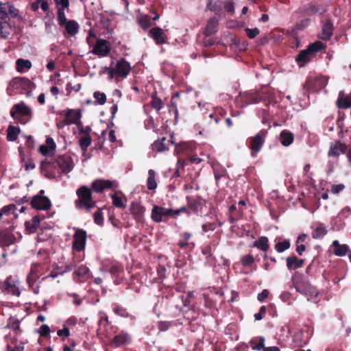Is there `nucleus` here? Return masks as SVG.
<instances>
[{"instance_id":"f257e3e1","label":"nucleus","mask_w":351,"mask_h":351,"mask_svg":"<svg viewBox=\"0 0 351 351\" xmlns=\"http://www.w3.org/2000/svg\"><path fill=\"white\" fill-rule=\"evenodd\" d=\"M77 199L75 200V206L77 210L90 213L96 207V202L93 199V193L90 188L82 186L76 191Z\"/></svg>"},{"instance_id":"f03ea898","label":"nucleus","mask_w":351,"mask_h":351,"mask_svg":"<svg viewBox=\"0 0 351 351\" xmlns=\"http://www.w3.org/2000/svg\"><path fill=\"white\" fill-rule=\"evenodd\" d=\"M21 282L16 277L9 276L4 280L0 281V290L5 295L19 297Z\"/></svg>"},{"instance_id":"7ed1b4c3","label":"nucleus","mask_w":351,"mask_h":351,"mask_svg":"<svg viewBox=\"0 0 351 351\" xmlns=\"http://www.w3.org/2000/svg\"><path fill=\"white\" fill-rule=\"evenodd\" d=\"M267 131L261 130L254 136L249 138V149L250 154L253 158L257 156L258 153L261 150L267 136Z\"/></svg>"},{"instance_id":"20e7f679","label":"nucleus","mask_w":351,"mask_h":351,"mask_svg":"<svg viewBox=\"0 0 351 351\" xmlns=\"http://www.w3.org/2000/svg\"><path fill=\"white\" fill-rule=\"evenodd\" d=\"M10 85L19 93L29 95L34 84L28 78L19 77L12 79Z\"/></svg>"},{"instance_id":"39448f33","label":"nucleus","mask_w":351,"mask_h":351,"mask_svg":"<svg viewBox=\"0 0 351 351\" xmlns=\"http://www.w3.org/2000/svg\"><path fill=\"white\" fill-rule=\"evenodd\" d=\"M187 206L190 210L197 215H203L206 209V200L200 196L196 197L187 196L186 197Z\"/></svg>"},{"instance_id":"423d86ee","label":"nucleus","mask_w":351,"mask_h":351,"mask_svg":"<svg viewBox=\"0 0 351 351\" xmlns=\"http://www.w3.org/2000/svg\"><path fill=\"white\" fill-rule=\"evenodd\" d=\"M263 99L264 97L260 92H244L240 93L237 98V101L242 104V107L249 104H257Z\"/></svg>"},{"instance_id":"0eeeda50","label":"nucleus","mask_w":351,"mask_h":351,"mask_svg":"<svg viewBox=\"0 0 351 351\" xmlns=\"http://www.w3.org/2000/svg\"><path fill=\"white\" fill-rule=\"evenodd\" d=\"M323 9L321 5H319L315 2H311L308 4L300 6L295 12L294 14L297 17L302 16H313L317 13L322 14Z\"/></svg>"},{"instance_id":"6e6552de","label":"nucleus","mask_w":351,"mask_h":351,"mask_svg":"<svg viewBox=\"0 0 351 351\" xmlns=\"http://www.w3.org/2000/svg\"><path fill=\"white\" fill-rule=\"evenodd\" d=\"M173 209L166 208L159 206H154L152 210L151 217L152 219L156 222L160 223L162 221H167L168 218L171 216Z\"/></svg>"},{"instance_id":"1a4fd4ad","label":"nucleus","mask_w":351,"mask_h":351,"mask_svg":"<svg viewBox=\"0 0 351 351\" xmlns=\"http://www.w3.org/2000/svg\"><path fill=\"white\" fill-rule=\"evenodd\" d=\"M86 231L84 229H77L73 234V241L72 243L73 250L79 252L84 251L86 247Z\"/></svg>"},{"instance_id":"9d476101","label":"nucleus","mask_w":351,"mask_h":351,"mask_svg":"<svg viewBox=\"0 0 351 351\" xmlns=\"http://www.w3.org/2000/svg\"><path fill=\"white\" fill-rule=\"evenodd\" d=\"M58 167L62 173H67L71 171L74 167L73 159L69 155H62L58 156L54 162V167Z\"/></svg>"},{"instance_id":"9b49d317","label":"nucleus","mask_w":351,"mask_h":351,"mask_svg":"<svg viewBox=\"0 0 351 351\" xmlns=\"http://www.w3.org/2000/svg\"><path fill=\"white\" fill-rule=\"evenodd\" d=\"M131 71L130 63L125 59L121 58L117 61L115 68H114V78L116 81L119 79L125 78Z\"/></svg>"},{"instance_id":"f8f14e48","label":"nucleus","mask_w":351,"mask_h":351,"mask_svg":"<svg viewBox=\"0 0 351 351\" xmlns=\"http://www.w3.org/2000/svg\"><path fill=\"white\" fill-rule=\"evenodd\" d=\"M10 116L14 119H19L20 117L32 118V112L31 109L23 101H21L12 106L10 110Z\"/></svg>"},{"instance_id":"ddd939ff","label":"nucleus","mask_w":351,"mask_h":351,"mask_svg":"<svg viewBox=\"0 0 351 351\" xmlns=\"http://www.w3.org/2000/svg\"><path fill=\"white\" fill-rule=\"evenodd\" d=\"M193 236V233L190 232H181L179 234L177 245L182 250L191 251L195 245V242L192 241Z\"/></svg>"},{"instance_id":"4468645a","label":"nucleus","mask_w":351,"mask_h":351,"mask_svg":"<svg viewBox=\"0 0 351 351\" xmlns=\"http://www.w3.org/2000/svg\"><path fill=\"white\" fill-rule=\"evenodd\" d=\"M91 52L99 57H106L110 53V44L106 40L98 38Z\"/></svg>"},{"instance_id":"2eb2a0df","label":"nucleus","mask_w":351,"mask_h":351,"mask_svg":"<svg viewBox=\"0 0 351 351\" xmlns=\"http://www.w3.org/2000/svg\"><path fill=\"white\" fill-rule=\"evenodd\" d=\"M16 240V237L10 228L0 230V247L2 249L14 244Z\"/></svg>"},{"instance_id":"dca6fc26","label":"nucleus","mask_w":351,"mask_h":351,"mask_svg":"<svg viewBox=\"0 0 351 351\" xmlns=\"http://www.w3.org/2000/svg\"><path fill=\"white\" fill-rule=\"evenodd\" d=\"M30 204L33 208L41 210H47L51 206L50 199L47 197L42 195H34Z\"/></svg>"},{"instance_id":"f3484780","label":"nucleus","mask_w":351,"mask_h":351,"mask_svg":"<svg viewBox=\"0 0 351 351\" xmlns=\"http://www.w3.org/2000/svg\"><path fill=\"white\" fill-rule=\"evenodd\" d=\"M292 287H293L296 291L304 294L307 291V287H309V282L304 280L302 276L300 274L295 273L291 277V280Z\"/></svg>"},{"instance_id":"a211bd4d","label":"nucleus","mask_w":351,"mask_h":351,"mask_svg":"<svg viewBox=\"0 0 351 351\" xmlns=\"http://www.w3.org/2000/svg\"><path fill=\"white\" fill-rule=\"evenodd\" d=\"M293 343L295 347H303L306 346L311 338L308 331L300 330L297 331L293 335Z\"/></svg>"},{"instance_id":"6ab92c4d","label":"nucleus","mask_w":351,"mask_h":351,"mask_svg":"<svg viewBox=\"0 0 351 351\" xmlns=\"http://www.w3.org/2000/svg\"><path fill=\"white\" fill-rule=\"evenodd\" d=\"M90 269L85 265H80L73 272V278L77 283L85 282L90 278Z\"/></svg>"},{"instance_id":"aec40b11","label":"nucleus","mask_w":351,"mask_h":351,"mask_svg":"<svg viewBox=\"0 0 351 351\" xmlns=\"http://www.w3.org/2000/svg\"><path fill=\"white\" fill-rule=\"evenodd\" d=\"M130 210L136 222H143L144 213L145 211V208L144 206H141L138 203L133 202L130 206Z\"/></svg>"},{"instance_id":"412c9836","label":"nucleus","mask_w":351,"mask_h":351,"mask_svg":"<svg viewBox=\"0 0 351 351\" xmlns=\"http://www.w3.org/2000/svg\"><path fill=\"white\" fill-rule=\"evenodd\" d=\"M148 35L152 38L157 45H162L167 42V36L164 31L159 27H155L152 28Z\"/></svg>"},{"instance_id":"4be33fe9","label":"nucleus","mask_w":351,"mask_h":351,"mask_svg":"<svg viewBox=\"0 0 351 351\" xmlns=\"http://www.w3.org/2000/svg\"><path fill=\"white\" fill-rule=\"evenodd\" d=\"M14 29L15 33H19L21 32V29L19 27L15 25L14 23H3L0 21V38L3 39H7L10 35L11 30Z\"/></svg>"},{"instance_id":"5701e85b","label":"nucleus","mask_w":351,"mask_h":351,"mask_svg":"<svg viewBox=\"0 0 351 351\" xmlns=\"http://www.w3.org/2000/svg\"><path fill=\"white\" fill-rule=\"evenodd\" d=\"M215 248V244L212 242L208 245L202 247L201 248L202 254L204 256L207 264H208L210 266L214 265L215 264L216 258L213 253V251Z\"/></svg>"},{"instance_id":"b1692460","label":"nucleus","mask_w":351,"mask_h":351,"mask_svg":"<svg viewBox=\"0 0 351 351\" xmlns=\"http://www.w3.org/2000/svg\"><path fill=\"white\" fill-rule=\"evenodd\" d=\"M112 187V181L107 180L97 179L94 180L91 183V191H93L97 193H102L105 189H110Z\"/></svg>"},{"instance_id":"393cba45","label":"nucleus","mask_w":351,"mask_h":351,"mask_svg":"<svg viewBox=\"0 0 351 351\" xmlns=\"http://www.w3.org/2000/svg\"><path fill=\"white\" fill-rule=\"evenodd\" d=\"M82 114L80 110L69 109L65 112V119L63 120V123L64 125L77 123V121L80 120Z\"/></svg>"},{"instance_id":"a878e982","label":"nucleus","mask_w":351,"mask_h":351,"mask_svg":"<svg viewBox=\"0 0 351 351\" xmlns=\"http://www.w3.org/2000/svg\"><path fill=\"white\" fill-rule=\"evenodd\" d=\"M311 228L313 230L312 237L315 239H322L328 232L325 225L320 222L313 223Z\"/></svg>"},{"instance_id":"bb28decb","label":"nucleus","mask_w":351,"mask_h":351,"mask_svg":"<svg viewBox=\"0 0 351 351\" xmlns=\"http://www.w3.org/2000/svg\"><path fill=\"white\" fill-rule=\"evenodd\" d=\"M130 335L127 332L121 331L113 337L112 343L116 347H119L130 343Z\"/></svg>"},{"instance_id":"cd10ccee","label":"nucleus","mask_w":351,"mask_h":351,"mask_svg":"<svg viewBox=\"0 0 351 351\" xmlns=\"http://www.w3.org/2000/svg\"><path fill=\"white\" fill-rule=\"evenodd\" d=\"M5 328L13 330L16 335H21L23 332L21 328V321L15 317L10 316L8 320Z\"/></svg>"},{"instance_id":"c85d7f7f","label":"nucleus","mask_w":351,"mask_h":351,"mask_svg":"<svg viewBox=\"0 0 351 351\" xmlns=\"http://www.w3.org/2000/svg\"><path fill=\"white\" fill-rule=\"evenodd\" d=\"M218 25L219 20L215 16L210 18L207 22L206 27L204 31V35L206 37L211 36L217 32Z\"/></svg>"},{"instance_id":"c756f323","label":"nucleus","mask_w":351,"mask_h":351,"mask_svg":"<svg viewBox=\"0 0 351 351\" xmlns=\"http://www.w3.org/2000/svg\"><path fill=\"white\" fill-rule=\"evenodd\" d=\"M347 145L340 141L336 142L334 145L330 146L328 152V156L337 157L341 154H345L347 151Z\"/></svg>"},{"instance_id":"7c9ffc66","label":"nucleus","mask_w":351,"mask_h":351,"mask_svg":"<svg viewBox=\"0 0 351 351\" xmlns=\"http://www.w3.org/2000/svg\"><path fill=\"white\" fill-rule=\"evenodd\" d=\"M336 105L339 108L346 109L351 107V93L346 96L343 90L340 91Z\"/></svg>"},{"instance_id":"2f4dec72","label":"nucleus","mask_w":351,"mask_h":351,"mask_svg":"<svg viewBox=\"0 0 351 351\" xmlns=\"http://www.w3.org/2000/svg\"><path fill=\"white\" fill-rule=\"evenodd\" d=\"M287 267L289 270H294L302 267L304 264V261L298 258L295 255H292L286 258Z\"/></svg>"},{"instance_id":"473e14b6","label":"nucleus","mask_w":351,"mask_h":351,"mask_svg":"<svg viewBox=\"0 0 351 351\" xmlns=\"http://www.w3.org/2000/svg\"><path fill=\"white\" fill-rule=\"evenodd\" d=\"M333 252L337 256H344L350 250V247L346 244H340L338 240H335L332 243Z\"/></svg>"},{"instance_id":"72a5a7b5","label":"nucleus","mask_w":351,"mask_h":351,"mask_svg":"<svg viewBox=\"0 0 351 351\" xmlns=\"http://www.w3.org/2000/svg\"><path fill=\"white\" fill-rule=\"evenodd\" d=\"M334 27L330 19L327 20L322 26V32L319 38L324 40H329L332 36Z\"/></svg>"},{"instance_id":"f704fd0d","label":"nucleus","mask_w":351,"mask_h":351,"mask_svg":"<svg viewBox=\"0 0 351 351\" xmlns=\"http://www.w3.org/2000/svg\"><path fill=\"white\" fill-rule=\"evenodd\" d=\"M112 311L117 315L123 317V318H129L130 320H134L136 319L135 316L130 314L126 308L119 305L117 304H112Z\"/></svg>"},{"instance_id":"c9c22d12","label":"nucleus","mask_w":351,"mask_h":351,"mask_svg":"<svg viewBox=\"0 0 351 351\" xmlns=\"http://www.w3.org/2000/svg\"><path fill=\"white\" fill-rule=\"evenodd\" d=\"M265 338L263 336L252 338L249 344L253 350L261 351L264 350L265 348Z\"/></svg>"},{"instance_id":"e433bc0d","label":"nucleus","mask_w":351,"mask_h":351,"mask_svg":"<svg viewBox=\"0 0 351 351\" xmlns=\"http://www.w3.org/2000/svg\"><path fill=\"white\" fill-rule=\"evenodd\" d=\"M293 140L294 135L291 132L284 130L280 132V141L283 146H289L293 142Z\"/></svg>"},{"instance_id":"4c0bfd02","label":"nucleus","mask_w":351,"mask_h":351,"mask_svg":"<svg viewBox=\"0 0 351 351\" xmlns=\"http://www.w3.org/2000/svg\"><path fill=\"white\" fill-rule=\"evenodd\" d=\"M252 246L267 253L269 249V239L267 237L262 236L253 243Z\"/></svg>"},{"instance_id":"58836bf2","label":"nucleus","mask_w":351,"mask_h":351,"mask_svg":"<svg viewBox=\"0 0 351 351\" xmlns=\"http://www.w3.org/2000/svg\"><path fill=\"white\" fill-rule=\"evenodd\" d=\"M32 64L29 60L19 58L16 61V69L19 73H24L25 70L30 69Z\"/></svg>"},{"instance_id":"ea45409f","label":"nucleus","mask_w":351,"mask_h":351,"mask_svg":"<svg viewBox=\"0 0 351 351\" xmlns=\"http://www.w3.org/2000/svg\"><path fill=\"white\" fill-rule=\"evenodd\" d=\"M66 32L71 36H75L79 31V25L74 20L68 21L64 24Z\"/></svg>"},{"instance_id":"a19ab883","label":"nucleus","mask_w":351,"mask_h":351,"mask_svg":"<svg viewBox=\"0 0 351 351\" xmlns=\"http://www.w3.org/2000/svg\"><path fill=\"white\" fill-rule=\"evenodd\" d=\"M166 141L165 137L155 141L152 145V149L157 152L168 150V145L165 143Z\"/></svg>"},{"instance_id":"79ce46f5","label":"nucleus","mask_w":351,"mask_h":351,"mask_svg":"<svg viewBox=\"0 0 351 351\" xmlns=\"http://www.w3.org/2000/svg\"><path fill=\"white\" fill-rule=\"evenodd\" d=\"M310 55L308 49L302 50L296 56L295 60L300 66H303L304 64L310 61Z\"/></svg>"},{"instance_id":"37998d69","label":"nucleus","mask_w":351,"mask_h":351,"mask_svg":"<svg viewBox=\"0 0 351 351\" xmlns=\"http://www.w3.org/2000/svg\"><path fill=\"white\" fill-rule=\"evenodd\" d=\"M156 173L154 169L148 171V178L147 180V186L149 190H155L157 188V182L156 181Z\"/></svg>"},{"instance_id":"c03bdc74","label":"nucleus","mask_w":351,"mask_h":351,"mask_svg":"<svg viewBox=\"0 0 351 351\" xmlns=\"http://www.w3.org/2000/svg\"><path fill=\"white\" fill-rule=\"evenodd\" d=\"M119 193H121V192L116 191L114 194L110 195L112 204L117 208H124L126 207V199L123 200L122 198L119 196Z\"/></svg>"},{"instance_id":"a18cd8bd","label":"nucleus","mask_w":351,"mask_h":351,"mask_svg":"<svg viewBox=\"0 0 351 351\" xmlns=\"http://www.w3.org/2000/svg\"><path fill=\"white\" fill-rule=\"evenodd\" d=\"M138 23L143 29H147L152 25V19L149 15L142 14L138 18Z\"/></svg>"},{"instance_id":"49530a36","label":"nucleus","mask_w":351,"mask_h":351,"mask_svg":"<svg viewBox=\"0 0 351 351\" xmlns=\"http://www.w3.org/2000/svg\"><path fill=\"white\" fill-rule=\"evenodd\" d=\"M19 132L20 128L19 127L9 125L7 130V140L8 141H15Z\"/></svg>"},{"instance_id":"de8ad7c7","label":"nucleus","mask_w":351,"mask_h":351,"mask_svg":"<svg viewBox=\"0 0 351 351\" xmlns=\"http://www.w3.org/2000/svg\"><path fill=\"white\" fill-rule=\"evenodd\" d=\"M40 222V217L38 215H36L32 218V221H25V228L29 232H34L36 228L39 226Z\"/></svg>"},{"instance_id":"09e8293b","label":"nucleus","mask_w":351,"mask_h":351,"mask_svg":"<svg viewBox=\"0 0 351 351\" xmlns=\"http://www.w3.org/2000/svg\"><path fill=\"white\" fill-rule=\"evenodd\" d=\"M151 99L150 106L157 112H159L163 108L162 101L157 96L156 93L152 95Z\"/></svg>"},{"instance_id":"8fccbe9b","label":"nucleus","mask_w":351,"mask_h":351,"mask_svg":"<svg viewBox=\"0 0 351 351\" xmlns=\"http://www.w3.org/2000/svg\"><path fill=\"white\" fill-rule=\"evenodd\" d=\"M180 97L179 93H175L171 99L170 103L168 105L169 112L173 111L175 115V120L178 119V110L177 109V104L176 101V99Z\"/></svg>"},{"instance_id":"3c124183","label":"nucleus","mask_w":351,"mask_h":351,"mask_svg":"<svg viewBox=\"0 0 351 351\" xmlns=\"http://www.w3.org/2000/svg\"><path fill=\"white\" fill-rule=\"evenodd\" d=\"M163 298L166 299H169L173 296L174 291L173 287L171 286H167L164 283H162L161 286L159 288Z\"/></svg>"},{"instance_id":"603ef678","label":"nucleus","mask_w":351,"mask_h":351,"mask_svg":"<svg viewBox=\"0 0 351 351\" xmlns=\"http://www.w3.org/2000/svg\"><path fill=\"white\" fill-rule=\"evenodd\" d=\"M91 141L92 139L90 135L81 136L79 139V145L84 153L87 151L88 147L91 144Z\"/></svg>"},{"instance_id":"864d4df0","label":"nucleus","mask_w":351,"mask_h":351,"mask_svg":"<svg viewBox=\"0 0 351 351\" xmlns=\"http://www.w3.org/2000/svg\"><path fill=\"white\" fill-rule=\"evenodd\" d=\"M325 47H326L325 44H324L321 41L317 40V41L314 42L312 44H310L308 46L307 49H308L311 54H313L315 53H317V52L321 51L323 49H325Z\"/></svg>"},{"instance_id":"5fc2aeb1","label":"nucleus","mask_w":351,"mask_h":351,"mask_svg":"<svg viewBox=\"0 0 351 351\" xmlns=\"http://www.w3.org/2000/svg\"><path fill=\"white\" fill-rule=\"evenodd\" d=\"M0 21L3 23H12L9 17V14L7 11L5 4L0 2Z\"/></svg>"},{"instance_id":"6e6d98bb","label":"nucleus","mask_w":351,"mask_h":351,"mask_svg":"<svg viewBox=\"0 0 351 351\" xmlns=\"http://www.w3.org/2000/svg\"><path fill=\"white\" fill-rule=\"evenodd\" d=\"M290 246V241L289 240H284L283 241H279L276 243L275 250L278 253H282L285 250L289 249Z\"/></svg>"},{"instance_id":"4d7b16f0","label":"nucleus","mask_w":351,"mask_h":351,"mask_svg":"<svg viewBox=\"0 0 351 351\" xmlns=\"http://www.w3.org/2000/svg\"><path fill=\"white\" fill-rule=\"evenodd\" d=\"M255 262V259L252 254L244 255L241 258V263L243 266L251 267Z\"/></svg>"},{"instance_id":"13d9d810","label":"nucleus","mask_w":351,"mask_h":351,"mask_svg":"<svg viewBox=\"0 0 351 351\" xmlns=\"http://www.w3.org/2000/svg\"><path fill=\"white\" fill-rule=\"evenodd\" d=\"M7 11L12 17L16 18L19 20H22V18L19 16V10L16 8L13 5L10 3L5 4Z\"/></svg>"},{"instance_id":"bf43d9fd","label":"nucleus","mask_w":351,"mask_h":351,"mask_svg":"<svg viewBox=\"0 0 351 351\" xmlns=\"http://www.w3.org/2000/svg\"><path fill=\"white\" fill-rule=\"evenodd\" d=\"M93 97L95 99V104L104 105L106 102V95L104 93L95 91L93 93Z\"/></svg>"},{"instance_id":"052dcab7","label":"nucleus","mask_w":351,"mask_h":351,"mask_svg":"<svg viewBox=\"0 0 351 351\" xmlns=\"http://www.w3.org/2000/svg\"><path fill=\"white\" fill-rule=\"evenodd\" d=\"M57 19L60 26H64L67 22V19L64 13V9L58 8Z\"/></svg>"},{"instance_id":"680f3d73","label":"nucleus","mask_w":351,"mask_h":351,"mask_svg":"<svg viewBox=\"0 0 351 351\" xmlns=\"http://www.w3.org/2000/svg\"><path fill=\"white\" fill-rule=\"evenodd\" d=\"M93 219L94 222L96 224L99 226H102L104 224V217L101 212V208H97V211L94 213Z\"/></svg>"},{"instance_id":"e2e57ef3","label":"nucleus","mask_w":351,"mask_h":351,"mask_svg":"<svg viewBox=\"0 0 351 351\" xmlns=\"http://www.w3.org/2000/svg\"><path fill=\"white\" fill-rule=\"evenodd\" d=\"M221 223H217L216 222H208L206 223H204L202 225V230L204 233L208 232V231L215 230L218 226H219Z\"/></svg>"},{"instance_id":"0e129e2a","label":"nucleus","mask_w":351,"mask_h":351,"mask_svg":"<svg viewBox=\"0 0 351 351\" xmlns=\"http://www.w3.org/2000/svg\"><path fill=\"white\" fill-rule=\"evenodd\" d=\"M16 210V206L14 204H9L3 206L1 210L5 215H10L12 214H14L15 210Z\"/></svg>"},{"instance_id":"69168bd1","label":"nucleus","mask_w":351,"mask_h":351,"mask_svg":"<svg viewBox=\"0 0 351 351\" xmlns=\"http://www.w3.org/2000/svg\"><path fill=\"white\" fill-rule=\"evenodd\" d=\"M109 271L113 276H119L123 271V267L118 264H113L110 266Z\"/></svg>"},{"instance_id":"338daca9","label":"nucleus","mask_w":351,"mask_h":351,"mask_svg":"<svg viewBox=\"0 0 351 351\" xmlns=\"http://www.w3.org/2000/svg\"><path fill=\"white\" fill-rule=\"evenodd\" d=\"M245 31L246 32L247 37L250 39L254 38L260 33V31L257 27L253 29L247 27L245 28Z\"/></svg>"},{"instance_id":"774afa93","label":"nucleus","mask_w":351,"mask_h":351,"mask_svg":"<svg viewBox=\"0 0 351 351\" xmlns=\"http://www.w3.org/2000/svg\"><path fill=\"white\" fill-rule=\"evenodd\" d=\"M309 22V19H304L295 24V29L296 30H302L308 25Z\"/></svg>"}]
</instances>
